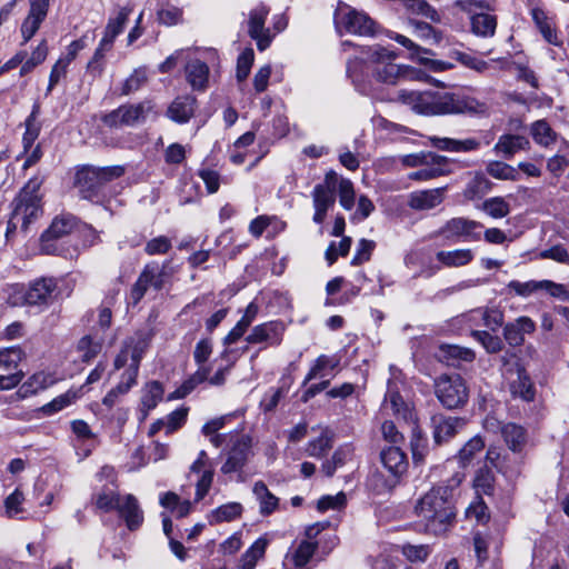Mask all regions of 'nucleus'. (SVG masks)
Listing matches in <instances>:
<instances>
[{"mask_svg": "<svg viewBox=\"0 0 569 569\" xmlns=\"http://www.w3.org/2000/svg\"><path fill=\"white\" fill-rule=\"evenodd\" d=\"M338 194L340 206L346 210H351L355 206V188L353 183L346 178L339 180Z\"/></svg>", "mask_w": 569, "mask_h": 569, "instance_id": "54", "label": "nucleus"}, {"mask_svg": "<svg viewBox=\"0 0 569 569\" xmlns=\"http://www.w3.org/2000/svg\"><path fill=\"white\" fill-rule=\"evenodd\" d=\"M124 173L121 166L94 167L81 166L74 176V187L82 199L93 203H100L104 199L103 189L106 184Z\"/></svg>", "mask_w": 569, "mask_h": 569, "instance_id": "3", "label": "nucleus"}, {"mask_svg": "<svg viewBox=\"0 0 569 569\" xmlns=\"http://www.w3.org/2000/svg\"><path fill=\"white\" fill-rule=\"evenodd\" d=\"M433 438L438 445L448 441L456 436L459 428L465 426V420L457 417L437 415L432 417Z\"/></svg>", "mask_w": 569, "mask_h": 569, "instance_id": "16", "label": "nucleus"}, {"mask_svg": "<svg viewBox=\"0 0 569 569\" xmlns=\"http://www.w3.org/2000/svg\"><path fill=\"white\" fill-rule=\"evenodd\" d=\"M77 395L76 392L68 391L63 395L58 396L52 401L44 405L41 410L44 415H52L56 413L63 408L68 407L72 403V401L76 399Z\"/></svg>", "mask_w": 569, "mask_h": 569, "instance_id": "59", "label": "nucleus"}, {"mask_svg": "<svg viewBox=\"0 0 569 569\" xmlns=\"http://www.w3.org/2000/svg\"><path fill=\"white\" fill-rule=\"evenodd\" d=\"M487 172L495 179L516 181L519 173L512 166L502 161H491L487 164Z\"/></svg>", "mask_w": 569, "mask_h": 569, "instance_id": "46", "label": "nucleus"}, {"mask_svg": "<svg viewBox=\"0 0 569 569\" xmlns=\"http://www.w3.org/2000/svg\"><path fill=\"white\" fill-rule=\"evenodd\" d=\"M338 366V360H335L326 355H321L317 358L315 361V365L311 367L310 371L306 376L303 380V385H307L309 381L316 379V378H323L325 370L331 369L333 370Z\"/></svg>", "mask_w": 569, "mask_h": 569, "instance_id": "48", "label": "nucleus"}, {"mask_svg": "<svg viewBox=\"0 0 569 569\" xmlns=\"http://www.w3.org/2000/svg\"><path fill=\"white\" fill-rule=\"evenodd\" d=\"M380 460L383 467L396 478L403 475L408 467L407 456L398 446L382 449Z\"/></svg>", "mask_w": 569, "mask_h": 569, "instance_id": "22", "label": "nucleus"}, {"mask_svg": "<svg viewBox=\"0 0 569 569\" xmlns=\"http://www.w3.org/2000/svg\"><path fill=\"white\" fill-rule=\"evenodd\" d=\"M254 53L252 49H246L237 60V79L243 81L249 76L253 63Z\"/></svg>", "mask_w": 569, "mask_h": 569, "instance_id": "63", "label": "nucleus"}, {"mask_svg": "<svg viewBox=\"0 0 569 569\" xmlns=\"http://www.w3.org/2000/svg\"><path fill=\"white\" fill-rule=\"evenodd\" d=\"M252 491L259 501L261 515H271L278 508L279 499L268 490L264 482L257 481Z\"/></svg>", "mask_w": 569, "mask_h": 569, "instance_id": "37", "label": "nucleus"}, {"mask_svg": "<svg viewBox=\"0 0 569 569\" xmlns=\"http://www.w3.org/2000/svg\"><path fill=\"white\" fill-rule=\"evenodd\" d=\"M23 352L19 347H10L0 350V367L6 369L16 368L22 360Z\"/></svg>", "mask_w": 569, "mask_h": 569, "instance_id": "62", "label": "nucleus"}, {"mask_svg": "<svg viewBox=\"0 0 569 569\" xmlns=\"http://www.w3.org/2000/svg\"><path fill=\"white\" fill-rule=\"evenodd\" d=\"M186 77L192 89L203 90L209 80V67L199 59L190 60L186 66Z\"/></svg>", "mask_w": 569, "mask_h": 569, "instance_id": "33", "label": "nucleus"}, {"mask_svg": "<svg viewBox=\"0 0 569 569\" xmlns=\"http://www.w3.org/2000/svg\"><path fill=\"white\" fill-rule=\"evenodd\" d=\"M383 410L391 411L397 417L406 418L408 408L399 392L389 389L383 401Z\"/></svg>", "mask_w": 569, "mask_h": 569, "instance_id": "49", "label": "nucleus"}, {"mask_svg": "<svg viewBox=\"0 0 569 569\" xmlns=\"http://www.w3.org/2000/svg\"><path fill=\"white\" fill-rule=\"evenodd\" d=\"M497 29V17L488 12H473L470 14V31L481 38H491Z\"/></svg>", "mask_w": 569, "mask_h": 569, "instance_id": "27", "label": "nucleus"}, {"mask_svg": "<svg viewBox=\"0 0 569 569\" xmlns=\"http://www.w3.org/2000/svg\"><path fill=\"white\" fill-rule=\"evenodd\" d=\"M435 395L445 408L457 409L467 403L469 390L460 375H441L435 380Z\"/></svg>", "mask_w": 569, "mask_h": 569, "instance_id": "7", "label": "nucleus"}, {"mask_svg": "<svg viewBox=\"0 0 569 569\" xmlns=\"http://www.w3.org/2000/svg\"><path fill=\"white\" fill-rule=\"evenodd\" d=\"M40 110V104L38 102L33 103L32 110L24 121L26 131L22 136V144L26 153L32 148L40 134L42 127L39 121Z\"/></svg>", "mask_w": 569, "mask_h": 569, "instance_id": "32", "label": "nucleus"}, {"mask_svg": "<svg viewBox=\"0 0 569 569\" xmlns=\"http://www.w3.org/2000/svg\"><path fill=\"white\" fill-rule=\"evenodd\" d=\"M337 29L359 36H372L376 22L365 12L340 4L335 13Z\"/></svg>", "mask_w": 569, "mask_h": 569, "instance_id": "8", "label": "nucleus"}, {"mask_svg": "<svg viewBox=\"0 0 569 569\" xmlns=\"http://www.w3.org/2000/svg\"><path fill=\"white\" fill-rule=\"evenodd\" d=\"M398 54L388 48L376 46L370 49L369 61L373 77L383 83L396 84L400 80L413 78L415 70L405 64H397L393 61Z\"/></svg>", "mask_w": 569, "mask_h": 569, "instance_id": "4", "label": "nucleus"}, {"mask_svg": "<svg viewBox=\"0 0 569 569\" xmlns=\"http://www.w3.org/2000/svg\"><path fill=\"white\" fill-rule=\"evenodd\" d=\"M331 437L327 432H323L317 439L308 442L306 453L310 457L321 458L331 449Z\"/></svg>", "mask_w": 569, "mask_h": 569, "instance_id": "50", "label": "nucleus"}, {"mask_svg": "<svg viewBox=\"0 0 569 569\" xmlns=\"http://www.w3.org/2000/svg\"><path fill=\"white\" fill-rule=\"evenodd\" d=\"M533 140L543 147H548L556 141V132L545 120H538L531 126Z\"/></svg>", "mask_w": 569, "mask_h": 569, "instance_id": "45", "label": "nucleus"}, {"mask_svg": "<svg viewBox=\"0 0 569 569\" xmlns=\"http://www.w3.org/2000/svg\"><path fill=\"white\" fill-rule=\"evenodd\" d=\"M450 57L460 62L462 66L478 72H483L488 69V62L459 50L451 51Z\"/></svg>", "mask_w": 569, "mask_h": 569, "instance_id": "56", "label": "nucleus"}, {"mask_svg": "<svg viewBox=\"0 0 569 569\" xmlns=\"http://www.w3.org/2000/svg\"><path fill=\"white\" fill-rule=\"evenodd\" d=\"M208 453L201 450L197 460L191 465L189 479L196 485V500H201L209 491L212 483V470L207 467Z\"/></svg>", "mask_w": 569, "mask_h": 569, "instance_id": "14", "label": "nucleus"}, {"mask_svg": "<svg viewBox=\"0 0 569 569\" xmlns=\"http://www.w3.org/2000/svg\"><path fill=\"white\" fill-rule=\"evenodd\" d=\"M536 329L535 322L529 317H519L503 328V337L511 347L521 346L525 335L532 333Z\"/></svg>", "mask_w": 569, "mask_h": 569, "instance_id": "18", "label": "nucleus"}, {"mask_svg": "<svg viewBox=\"0 0 569 569\" xmlns=\"http://www.w3.org/2000/svg\"><path fill=\"white\" fill-rule=\"evenodd\" d=\"M471 320H482V325L492 331L498 330L503 323V312L498 308L476 309L469 313Z\"/></svg>", "mask_w": 569, "mask_h": 569, "instance_id": "38", "label": "nucleus"}, {"mask_svg": "<svg viewBox=\"0 0 569 569\" xmlns=\"http://www.w3.org/2000/svg\"><path fill=\"white\" fill-rule=\"evenodd\" d=\"M284 327L281 322L270 321L256 326L247 337L249 343H267L278 346L282 340Z\"/></svg>", "mask_w": 569, "mask_h": 569, "instance_id": "15", "label": "nucleus"}, {"mask_svg": "<svg viewBox=\"0 0 569 569\" xmlns=\"http://www.w3.org/2000/svg\"><path fill=\"white\" fill-rule=\"evenodd\" d=\"M251 453V438L241 432L229 436V450L227 460L221 467L223 473L234 472L241 469Z\"/></svg>", "mask_w": 569, "mask_h": 569, "instance_id": "11", "label": "nucleus"}, {"mask_svg": "<svg viewBox=\"0 0 569 569\" xmlns=\"http://www.w3.org/2000/svg\"><path fill=\"white\" fill-rule=\"evenodd\" d=\"M153 103L151 100H143L134 104L120 106L122 111V122L124 126L133 127L138 123L144 122L150 113L153 112Z\"/></svg>", "mask_w": 569, "mask_h": 569, "instance_id": "26", "label": "nucleus"}, {"mask_svg": "<svg viewBox=\"0 0 569 569\" xmlns=\"http://www.w3.org/2000/svg\"><path fill=\"white\" fill-rule=\"evenodd\" d=\"M507 287L511 289L517 296L526 298L531 296L536 291L542 290V280H530L527 282L512 280L507 284Z\"/></svg>", "mask_w": 569, "mask_h": 569, "instance_id": "58", "label": "nucleus"}, {"mask_svg": "<svg viewBox=\"0 0 569 569\" xmlns=\"http://www.w3.org/2000/svg\"><path fill=\"white\" fill-rule=\"evenodd\" d=\"M132 10L133 7L131 4L119 7L114 16L109 17L103 37L114 42L116 38L122 33Z\"/></svg>", "mask_w": 569, "mask_h": 569, "instance_id": "31", "label": "nucleus"}, {"mask_svg": "<svg viewBox=\"0 0 569 569\" xmlns=\"http://www.w3.org/2000/svg\"><path fill=\"white\" fill-rule=\"evenodd\" d=\"M495 473L488 465L482 466L476 472L473 486L477 492L491 495L493 492Z\"/></svg>", "mask_w": 569, "mask_h": 569, "instance_id": "43", "label": "nucleus"}, {"mask_svg": "<svg viewBox=\"0 0 569 569\" xmlns=\"http://www.w3.org/2000/svg\"><path fill=\"white\" fill-rule=\"evenodd\" d=\"M269 8L263 3L258 4L249 12L248 33L257 43L260 51L266 50L272 42L274 33L264 27L266 19L269 14Z\"/></svg>", "mask_w": 569, "mask_h": 569, "instance_id": "12", "label": "nucleus"}, {"mask_svg": "<svg viewBox=\"0 0 569 569\" xmlns=\"http://www.w3.org/2000/svg\"><path fill=\"white\" fill-rule=\"evenodd\" d=\"M78 226V220L70 213L57 216L49 228L41 234V251L47 254L62 252L59 241L69 236Z\"/></svg>", "mask_w": 569, "mask_h": 569, "instance_id": "9", "label": "nucleus"}, {"mask_svg": "<svg viewBox=\"0 0 569 569\" xmlns=\"http://www.w3.org/2000/svg\"><path fill=\"white\" fill-rule=\"evenodd\" d=\"M437 358L448 366L459 367L462 362H472L476 358L473 350L457 345H441Z\"/></svg>", "mask_w": 569, "mask_h": 569, "instance_id": "21", "label": "nucleus"}, {"mask_svg": "<svg viewBox=\"0 0 569 569\" xmlns=\"http://www.w3.org/2000/svg\"><path fill=\"white\" fill-rule=\"evenodd\" d=\"M163 388L159 381H150L143 389L141 397V405L146 413L154 409L158 402L162 399Z\"/></svg>", "mask_w": 569, "mask_h": 569, "instance_id": "42", "label": "nucleus"}, {"mask_svg": "<svg viewBox=\"0 0 569 569\" xmlns=\"http://www.w3.org/2000/svg\"><path fill=\"white\" fill-rule=\"evenodd\" d=\"M101 348L102 342L93 339L90 335L83 336L77 346L78 351L82 353L81 359L83 362H89L96 358L101 351Z\"/></svg>", "mask_w": 569, "mask_h": 569, "instance_id": "47", "label": "nucleus"}, {"mask_svg": "<svg viewBox=\"0 0 569 569\" xmlns=\"http://www.w3.org/2000/svg\"><path fill=\"white\" fill-rule=\"evenodd\" d=\"M194 99L189 96L178 97L168 109L169 117L180 123L187 122L193 114Z\"/></svg>", "mask_w": 569, "mask_h": 569, "instance_id": "36", "label": "nucleus"}, {"mask_svg": "<svg viewBox=\"0 0 569 569\" xmlns=\"http://www.w3.org/2000/svg\"><path fill=\"white\" fill-rule=\"evenodd\" d=\"M529 140L519 134H502L495 144L493 150L506 159H511L515 153L529 148Z\"/></svg>", "mask_w": 569, "mask_h": 569, "instance_id": "28", "label": "nucleus"}, {"mask_svg": "<svg viewBox=\"0 0 569 569\" xmlns=\"http://www.w3.org/2000/svg\"><path fill=\"white\" fill-rule=\"evenodd\" d=\"M462 479L463 476L456 472L417 500L415 513L426 532L441 536L452 528L457 516L456 496Z\"/></svg>", "mask_w": 569, "mask_h": 569, "instance_id": "1", "label": "nucleus"}, {"mask_svg": "<svg viewBox=\"0 0 569 569\" xmlns=\"http://www.w3.org/2000/svg\"><path fill=\"white\" fill-rule=\"evenodd\" d=\"M376 247L375 241L361 239L358 243L356 253L351 260L352 266H360L370 260L372 251Z\"/></svg>", "mask_w": 569, "mask_h": 569, "instance_id": "61", "label": "nucleus"}, {"mask_svg": "<svg viewBox=\"0 0 569 569\" xmlns=\"http://www.w3.org/2000/svg\"><path fill=\"white\" fill-rule=\"evenodd\" d=\"M515 373L516 378L510 381V391L512 396L519 397L525 401L533 400L536 391L527 371L517 365Z\"/></svg>", "mask_w": 569, "mask_h": 569, "instance_id": "29", "label": "nucleus"}, {"mask_svg": "<svg viewBox=\"0 0 569 569\" xmlns=\"http://www.w3.org/2000/svg\"><path fill=\"white\" fill-rule=\"evenodd\" d=\"M316 549L317 542L302 540L286 558L288 561L292 562L295 569H308L307 565L313 557Z\"/></svg>", "mask_w": 569, "mask_h": 569, "instance_id": "34", "label": "nucleus"}, {"mask_svg": "<svg viewBox=\"0 0 569 569\" xmlns=\"http://www.w3.org/2000/svg\"><path fill=\"white\" fill-rule=\"evenodd\" d=\"M150 338L144 333H136L124 342L130 352L131 362L140 365V361L149 347Z\"/></svg>", "mask_w": 569, "mask_h": 569, "instance_id": "41", "label": "nucleus"}, {"mask_svg": "<svg viewBox=\"0 0 569 569\" xmlns=\"http://www.w3.org/2000/svg\"><path fill=\"white\" fill-rule=\"evenodd\" d=\"M147 81L144 72L134 70L133 73L126 79L121 88V94L129 96L138 91Z\"/></svg>", "mask_w": 569, "mask_h": 569, "instance_id": "64", "label": "nucleus"}, {"mask_svg": "<svg viewBox=\"0 0 569 569\" xmlns=\"http://www.w3.org/2000/svg\"><path fill=\"white\" fill-rule=\"evenodd\" d=\"M482 209L490 217L499 219L509 214L510 207L509 203L502 197H492L487 199Z\"/></svg>", "mask_w": 569, "mask_h": 569, "instance_id": "51", "label": "nucleus"}, {"mask_svg": "<svg viewBox=\"0 0 569 569\" xmlns=\"http://www.w3.org/2000/svg\"><path fill=\"white\" fill-rule=\"evenodd\" d=\"M466 518L475 519L478 523L489 520L488 507L480 496H477L466 509Z\"/></svg>", "mask_w": 569, "mask_h": 569, "instance_id": "55", "label": "nucleus"}, {"mask_svg": "<svg viewBox=\"0 0 569 569\" xmlns=\"http://www.w3.org/2000/svg\"><path fill=\"white\" fill-rule=\"evenodd\" d=\"M157 20L167 27L176 26L183 21V11L172 3L163 2L157 10Z\"/></svg>", "mask_w": 569, "mask_h": 569, "instance_id": "40", "label": "nucleus"}, {"mask_svg": "<svg viewBox=\"0 0 569 569\" xmlns=\"http://www.w3.org/2000/svg\"><path fill=\"white\" fill-rule=\"evenodd\" d=\"M446 188L421 190L411 192L408 204L415 210H430L443 201Z\"/></svg>", "mask_w": 569, "mask_h": 569, "instance_id": "25", "label": "nucleus"}, {"mask_svg": "<svg viewBox=\"0 0 569 569\" xmlns=\"http://www.w3.org/2000/svg\"><path fill=\"white\" fill-rule=\"evenodd\" d=\"M475 252L470 248L440 250L436 253V260L445 268H461L472 262Z\"/></svg>", "mask_w": 569, "mask_h": 569, "instance_id": "24", "label": "nucleus"}, {"mask_svg": "<svg viewBox=\"0 0 569 569\" xmlns=\"http://www.w3.org/2000/svg\"><path fill=\"white\" fill-rule=\"evenodd\" d=\"M43 377L41 375H33L28 381H26L16 392L17 399H24L32 395H36L39 390L43 389Z\"/></svg>", "mask_w": 569, "mask_h": 569, "instance_id": "60", "label": "nucleus"}, {"mask_svg": "<svg viewBox=\"0 0 569 569\" xmlns=\"http://www.w3.org/2000/svg\"><path fill=\"white\" fill-rule=\"evenodd\" d=\"M42 180L31 178L14 198L12 213L21 221V231L27 232L29 226L42 216L41 197L39 194Z\"/></svg>", "mask_w": 569, "mask_h": 569, "instance_id": "5", "label": "nucleus"}, {"mask_svg": "<svg viewBox=\"0 0 569 569\" xmlns=\"http://www.w3.org/2000/svg\"><path fill=\"white\" fill-rule=\"evenodd\" d=\"M482 223L465 217L451 218L438 230L447 239L475 242L481 239Z\"/></svg>", "mask_w": 569, "mask_h": 569, "instance_id": "10", "label": "nucleus"}, {"mask_svg": "<svg viewBox=\"0 0 569 569\" xmlns=\"http://www.w3.org/2000/svg\"><path fill=\"white\" fill-rule=\"evenodd\" d=\"M213 350L211 338H203L196 345L193 351V359L198 366V370L190 376L178 389L168 396V400L182 399L189 395L198 385L212 379H209L211 372V365L209 358Z\"/></svg>", "mask_w": 569, "mask_h": 569, "instance_id": "6", "label": "nucleus"}, {"mask_svg": "<svg viewBox=\"0 0 569 569\" xmlns=\"http://www.w3.org/2000/svg\"><path fill=\"white\" fill-rule=\"evenodd\" d=\"M152 268H144L133 284L131 289V298L134 303L139 302L144 296L149 287V281L152 279Z\"/></svg>", "mask_w": 569, "mask_h": 569, "instance_id": "57", "label": "nucleus"}, {"mask_svg": "<svg viewBox=\"0 0 569 569\" xmlns=\"http://www.w3.org/2000/svg\"><path fill=\"white\" fill-rule=\"evenodd\" d=\"M422 168L409 173L411 180L428 181L438 177L447 176L451 172L450 160L445 156L437 154L432 158L429 166H421Z\"/></svg>", "mask_w": 569, "mask_h": 569, "instance_id": "20", "label": "nucleus"}, {"mask_svg": "<svg viewBox=\"0 0 569 569\" xmlns=\"http://www.w3.org/2000/svg\"><path fill=\"white\" fill-rule=\"evenodd\" d=\"M485 448V441L480 436L472 437L469 441L465 443V446L460 449L458 453L459 463L462 467H467L477 453L481 452Z\"/></svg>", "mask_w": 569, "mask_h": 569, "instance_id": "44", "label": "nucleus"}, {"mask_svg": "<svg viewBox=\"0 0 569 569\" xmlns=\"http://www.w3.org/2000/svg\"><path fill=\"white\" fill-rule=\"evenodd\" d=\"M393 101L408 106L423 116H445L458 113H482L486 104L477 99L441 90L409 91L399 90Z\"/></svg>", "mask_w": 569, "mask_h": 569, "instance_id": "2", "label": "nucleus"}, {"mask_svg": "<svg viewBox=\"0 0 569 569\" xmlns=\"http://www.w3.org/2000/svg\"><path fill=\"white\" fill-rule=\"evenodd\" d=\"M501 437L508 448L516 453L523 450L527 443V431L523 427L513 422H508L500 428Z\"/></svg>", "mask_w": 569, "mask_h": 569, "instance_id": "30", "label": "nucleus"}, {"mask_svg": "<svg viewBox=\"0 0 569 569\" xmlns=\"http://www.w3.org/2000/svg\"><path fill=\"white\" fill-rule=\"evenodd\" d=\"M117 511L126 521L129 530L138 529L143 522V512L137 498L132 495L122 497Z\"/></svg>", "mask_w": 569, "mask_h": 569, "instance_id": "19", "label": "nucleus"}, {"mask_svg": "<svg viewBox=\"0 0 569 569\" xmlns=\"http://www.w3.org/2000/svg\"><path fill=\"white\" fill-rule=\"evenodd\" d=\"M351 455V449L349 447L346 448H339L335 451L331 459L325 461L322 463V471L326 473V476L331 477L333 476L337 468L343 466L348 458Z\"/></svg>", "mask_w": 569, "mask_h": 569, "instance_id": "52", "label": "nucleus"}, {"mask_svg": "<svg viewBox=\"0 0 569 569\" xmlns=\"http://www.w3.org/2000/svg\"><path fill=\"white\" fill-rule=\"evenodd\" d=\"M431 147L448 152H469L480 147V141L475 138L457 140L452 138H440L437 136L428 137Z\"/></svg>", "mask_w": 569, "mask_h": 569, "instance_id": "23", "label": "nucleus"}, {"mask_svg": "<svg viewBox=\"0 0 569 569\" xmlns=\"http://www.w3.org/2000/svg\"><path fill=\"white\" fill-rule=\"evenodd\" d=\"M311 196L315 208L312 220L321 224L326 220L328 211L335 207L336 192L330 191L327 187H315Z\"/></svg>", "mask_w": 569, "mask_h": 569, "instance_id": "17", "label": "nucleus"}, {"mask_svg": "<svg viewBox=\"0 0 569 569\" xmlns=\"http://www.w3.org/2000/svg\"><path fill=\"white\" fill-rule=\"evenodd\" d=\"M58 284L54 278L42 277L29 284L24 293V302L31 307L46 308L57 297Z\"/></svg>", "mask_w": 569, "mask_h": 569, "instance_id": "13", "label": "nucleus"}, {"mask_svg": "<svg viewBox=\"0 0 569 569\" xmlns=\"http://www.w3.org/2000/svg\"><path fill=\"white\" fill-rule=\"evenodd\" d=\"M268 541L264 538L257 539L241 556L238 569H254L257 562L264 556Z\"/></svg>", "mask_w": 569, "mask_h": 569, "instance_id": "39", "label": "nucleus"}, {"mask_svg": "<svg viewBox=\"0 0 569 569\" xmlns=\"http://www.w3.org/2000/svg\"><path fill=\"white\" fill-rule=\"evenodd\" d=\"M122 497L110 487H103L92 496V501L97 510L110 512L117 510Z\"/></svg>", "mask_w": 569, "mask_h": 569, "instance_id": "35", "label": "nucleus"}, {"mask_svg": "<svg viewBox=\"0 0 569 569\" xmlns=\"http://www.w3.org/2000/svg\"><path fill=\"white\" fill-rule=\"evenodd\" d=\"M471 336L480 342L489 353H497L502 349V340L497 336H492L488 331L473 330Z\"/></svg>", "mask_w": 569, "mask_h": 569, "instance_id": "53", "label": "nucleus"}]
</instances>
